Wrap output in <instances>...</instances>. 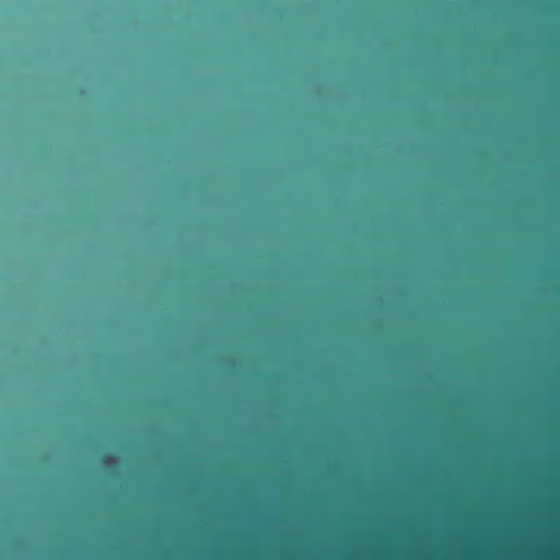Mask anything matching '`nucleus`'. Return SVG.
I'll use <instances>...</instances> for the list:
<instances>
[{"label":"nucleus","mask_w":560,"mask_h":560,"mask_svg":"<svg viewBox=\"0 0 560 560\" xmlns=\"http://www.w3.org/2000/svg\"><path fill=\"white\" fill-rule=\"evenodd\" d=\"M115 457H108V462H114Z\"/></svg>","instance_id":"1"}]
</instances>
